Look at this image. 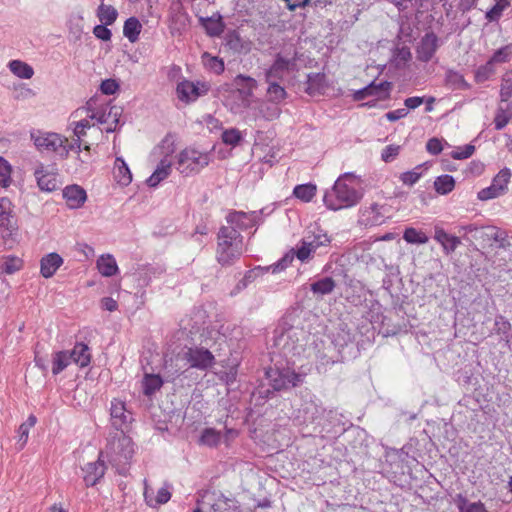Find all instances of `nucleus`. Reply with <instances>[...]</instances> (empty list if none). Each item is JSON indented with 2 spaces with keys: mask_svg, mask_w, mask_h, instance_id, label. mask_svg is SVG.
Listing matches in <instances>:
<instances>
[{
  "mask_svg": "<svg viewBox=\"0 0 512 512\" xmlns=\"http://www.w3.org/2000/svg\"><path fill=\"white\" fill-rule=\"evenodd\" d=\"M360 178L354 173H345L334 183L323 197L325 206L332 211L351 208L362 199V193L356 188Z\"/></svg>",
  "mask_w": 512,
  "mask_h": 512,
  "instance_id": "f257e3e1",
  "label": "nucleus"
},
{
  "mask_svg": "<svg viewBox=\"0 0 512 512\" xmlns=\"http://www.w3.org/2000/svg\"><path fill=\"white\" fill-rule=\"evenodd\" d=\"M30 138L36 149L46 155L75 158L80 152V144L75 145L55 132L34 129L30 132Z\"/></svg>",
  "mask_w": 512,
  "mask_h": 512,
  "instance_id": "f03ea898",
  "label": "nucleus"
},
{
  "mask_svg": "<svg viewBox=\"0 0 512 512\" xmlns=\"http://www.w3.org/2000/svg\"><path fill=\"white\" fill-rule=\"evenodd\" d=\"M83 113H86L91 119H95L97 124L102 125L103 129L110 133L116 131L120 123L122 109L97 97H92L84 107L77 109L72 116H82Z\"/></svg>",
  "mask_w": 512,
  "mask_h": 512,
  "instance_id": "7ed1b4c3",
  "label": "nucleus"
},
{
  "mask_svg": "<svg viewBox=\"0 0 512 512\" xmlns=\"http://www.w3.org/2000/svg\"><path fill=\"white\" fill-rule=\"evenodd\" d=\"M331 242L332 237L325 229L318 224L310 225L292 252L300 262L305 263L330 248Z\"/></svg>",
  "mask_w": 512,
  "mask_h": 512,
  "instance_id": "20e7f679",
  "label": "nucleus"
},
{
  "mask_svg": "<svg viewBox=\"0 0 512 512\" xmlns=\"http://www.w3.org/2000/svg\"><path fill=\"white\" fill-rule=\"evenodd\" d=\"M244 252L243 237L234 227L223 226L218 233L216 259L222 266H230Z\"/></svg>",
  "mask_w": 512,
  "mask_h": 512,
  "instance_id": "39448f33",
  "label": "nucleus"
},
{
  "mask_svg": "<svg viewBox=\"0 0 512 512\" xmlns=\"http://www.w3.org/2000/svg\"><path fill=\"white\" fill-rule=\"evenodd\" d=\"M99 454L100 458L106 457L112 463H125L134 454V444L124 431H116L107 438L105 449Z\"/></svg>",
  "mask_w": 512,
  "mask_h": 512,
  "instance_id": "423d86ee",
  "label": "nucleus"
},
{
  "mask_svg": "<svg viewBox=\"0 0 512 512\" xmlns=\"http://www.w3.org/2000/svg\"><path fill=\"white\" fill-rule=\"evenodd\" d=\"M181 360L188 364L189 368H194L201 371H206L212 368L216 362L213 353L201 346L185 347L179 353Z\"/></svg>",
  "mask_w": 512,
  "mask_h": 512,
  "instance_id": "0eeeda50",
  "label": "nucleus"
},
{
  "mask_svg": "<svg viewBox=\"0 0 512 512\" xmlns=\"http://www.w3.org/2000/svg\"><path fill=\"white\" fill-rule=\"evenodd\" d=\"M426 149L431 155L434 156L442 152L444 156L452 157L454 160H464L474 154L475 146L472 144H466L464 146H452L446 141L443 142L438 138H431L426 144Z\"/></svg>",
  "mask_w": 512,
  "mask_h": 512,
  "instance_id": "6e6552de",
  "label": "nucleus"
},
{
  "mask_svg": "<svg viewBox=\"0 0 512 512\" xmlns=\"http://www.w3.org/2000/svg\"><path fill=\"white\" fill-rule=\"evenodd\" d=\"M390 212L387 204L371 203L361 208L359 222L366 227L379 226L390 217Z\"/></svg>",
  "mask_w": 512,
  "mask_h": 512,
  "instance_id": "1a4fd4ad",
  "label": "nucleus"
},
{
  "mask_svg": "<svg viewBox=\"0 0 512 512\" xmlns=\"http://www.w3.org/2000/svg\"><path fill=\"white\" fill-rule=\"evenodd\" d=\"M248 109L254 119H263L265 121L278 119L282 113L281 106L270 102V100L266 98L252 100L248 104Z\"/></svg>",
  "mask_w": 512,
  "mask_h": 512,
  "instance_id": "9d476101",
  "label": "nucleus"
},
{
  "mask_svg": "<svg viewBox=\"0 0 512 512\" xmlns=\"http://www.w3.org/2000/svg\"><path fill=\"white\" fill-rule=\"evenodd\" d=\"M296 67L295 57H286L277 54L272 65L265 71V82H278L283 80L284 76L293 71Z\"/></svg>",
  "mask_w": 512,
  "mask_h": 512,
  "instance_id": "9b49d317",
  "label": "nucleus"
},
{
  "mask_svg": "<svg viewBox=\"0 0 512 512\" xmlns=\"http://www.w3.org/2000/svg\"><path fill=\"white\" fill-rule=\"evenodd\" d=\"M208 91L209 85L207 83L189 80L179 82L176 88L178 99L185 103L196 101L199 97L206 95Z\"/></svg>",
  "mask_w": 512,
  "mask_h": 512,
  "instance_id": "f8f14e48",
  "label": "nucleus"
},
{
  "mask_svg": "<svg viewBox=\"0 0 512 512\" xmlns=\"http://www.w3.org/2000/svg\"><path fill=\"white\" fill-rule=\"evenodd\" d=\"M110 416L117 431L125 432L133 421L132 413L126 409L125 402L116 398L111 401Z\"/></svg>",
  "mask_w": 512,
  "mask_h": 512,
  "instance_id": "ddd939ff",
  "label": "nucleus"
},
{
  "mask_svg": "<svg viewBox=\"0 0 512 512\" xmlns=\"http://www.w3.org/2000/svg\"><path fill=\"white\" fill-rule=\"evenodd\" d=\"M441 42L433 32L426 33L419 41L416 48L417 59L421 62H429L435 56Z\"/></svg>",
  "mask_w": 512,
  "mask_h": 512,
  "instance_id": "4468645a",
  "label": "nucleus"
},
{
  "mask_svg": "<svg viewBox=\"0 0 512 512\" xmlns=\"http://www.w3.org/2000/svg\"><path fill=\"white\" fill-rule=\"evenodd\" d=\"M37 184L40 190L45 192H52L58 189L60 185L57 169L54 165H42L35 171Z\"/></svg>",
  "mask_w": 512,
  "mask_h": 512,
  "instance_id": "2eb2a0df",
  "label": "nucleus"
},
{
  "mask_svg": "<svg viewBox=\"0 0 512 512\" xmlns=\"http://www.w3.org/2000/svg\"><path fill=\"white\" fill-rule=\"evenodd\" d=\"M13 208L14 206L9 198H0V227L6 230L9 235H12L18 229Z\"/></svg>",
  "mask_w": 512,
  "mask_h": 512,
  "instance_id": "dca6fc26",
  "label": "nucleus"
},
{
  "mask_svg": "<svg viewBox=\"0 0 512 512\" xmlns=\"http://www.w3.org/2000/svg\"><path fill=\"white\" fill-rule=\"evenodd\" d=\"M271 384L275 390H282L288 387H295L302 382V377L299 373H296L290 369H283L270 375Z\"/></svg>",
  "mask_w": 512,
  "mask_h": 512,
  "instance_id": "f3484780",
  "label": "nucleus"
},
{
  "mask_svg": "<svg viewBox=\"0 0 512 512\" xmlns=\"http://www.w3.org/2000/svg\"><path fill=\"white\" fill-rule=\"evenodd\" d=\"M83 480L87 487L95 486L105 475L106 465L103 458L87 463L83 468Z\"/></svg>",
  "mask_w": 512,
  "mask_h": 512,
  "instance_id": "a211bd4d",
  "label": "nucleus"
},
{
  "mask_svg": "<svg viewBox=\"0 0 512 512\" xmlns=\"http://www.w3.org/2000/svg\"><path fill=\"white\" fill-rule=\"evenodd\" d=\"M176 135L168 133L152 150V157L154 160H166L171 157L176 149Z\"/></svg>",
  "mask_w": 512,
  "mask_h": 512,
  "instance_id": "6ab92c4d",
  "label": "nucleus"
},
{
  "mask_svg": "<svg viewBox=\"0 0 512 512\" xmlns=\"http://www.w3.org/2000/svg\"><path fill=\"white\" fill-rule=\"evenodd\" d=\"M63 263L64 260L58 253L51 252L46 254L40 260L41 276L46 279L53 277Z\"/></svg>",
  "mask_w": 512,
  "mask_h": 512,
  "instance_id": "aec40b11",
  "label": "nucleus"
},
{
  "mask_svg": "<svg viewBox=\"0 0 512 512\" xmlns=\"http://www.w3.org/2000/svg\"><path fill=\"white\" fill-rule=\"evenodd\" d=\"M63 197L71 209L80 208L86 201V191L78 185H70L63 190Z\"/></svg>",
  "mask_w": 512,
  "mask_h": 512,
  "instance_id": "412c9836",
  "label": "nucleus"
},
{
  "mask_svg": "<svg viewBox=\"0 0 512 512\" xmlns=\"http://www.w3.org/2000/svg\"><path fill=\"white\" fill-rule=\"evenodd\" d=\"M391 84L389 82H381L375 84L374 82L355 92L354 97L356 100H363L368 96H375L377 99L384 98L388 95Z\"/></svg>",
  "mask_w": 512,
  "mask_h": 512,
  "instance_id": "4be33fe9",
  "label": "nucleus"
},
{
  "mask_svg": "<svg viewBox=\"0 0 512 512\" xmlns=\"http://www.w3.org/2000/svg\"><path fill=\"white\" fill-rule=\"evenodd\" d=\"M434 239L442 246L445 254L449 255L461 244L459 237L448 234L443 228L436 226Z\"/></svg>",
  "mask_w": 512,
  "mask_h": 512,
  "instance_id": "5701e85b",
  "label": "nucleus"
},
{
  "mask_svg": "<svg viewBox=\"0 0 512 512\" xmlns=\"http://www.w3.org/2000/svg\"><path fill=\"white\" fill-rule=\"evenodd\" d=\"M200 23L210 37L220 36L225 29V24L219 13H215L211 17H201Z\"/></svg>",
  "mask_w": 512,
  "mask_h": 512,
  "instance_id": "b1692460",
  "label": "nucleus"
},
{
  "mask_svg": "<svg viewBox=\"0 0 512 512\" xmlns=\"http://www.w3.org/2000/svg\"><path fill=\"white\" fill-rule=\"evenodd\" d=\"M71 362L75 363L80 368L87 367L91 362V352L87 344L82 342L76 343L71 351Z\"/></svg>",
  "mask_w": 512,
  "mask_h": 512,
  "instance_id": "393cba45",
  "label": "nucleus"
},
{
  "mask_svg": "<svg viewBox=\"0 0 512 512\" xmlns=\"http://www.w3.org/2000/svg\"><path fill=\"white\" fill-rule=\"evenodd\" d=\"M169 20L170 28L175 31H181L188 25V15L180 3H175L170 7Z\"/></svg>",
  "mask_w": 512,
  "mask_h": 512,
  "instance_id": "a878e982",
  "label": "nucleus"
},
{
  "mask_svg": "<svg viewBox=\"0 0 512 512\" xmlns=\"http://www.w3.org/2000/svg\"><path fill=\"white\" fill-rule=\"evenodd\" d=\"M99 273L104 277H111L118 273V265L111 254L101 255L96 262Z\"/></svg>",
  "mask_w": 512,
  "mask_h": 512,
  "instance_id": "bb28decb",
  "label": "nucleus"
},
{
  "mask_svg": "<svg viewBox=\"0 0 512 512\" xmlns=\"http://www.w3.org/2000/svg\"><path fill=\"white\" fill-rule=\"evenodd\" d=\"M454 501L459 512H488L482 501L471 502L463 494H457Z\"/></svg>",
  "mask_w": 512,
  "mask_h": 512,
  "instance_id": "cd10ccee",
  "label": "nucleus"
},
{
  "mask_svg": "<svg viewBox=\"0 0 512 512\" xmlns=\"http://www.w3.org/2000/svg\"><path fill=\"white\" fill-rule=\"evenodd\" d=\"M71 356L69 351L61 350L53 352L51 355V371L53 375L63 372L71 364Z\"/></svg>",
  "mask_w": 512,
  "mask_h": 512,
  "instance_id": "c85d7f7f",
  "label": "nucleus"
},
{
  "mask_svg": "<svg viewBox=\"0 0 512 512\" xmlns=\"http://www.w3.org/2000/svg\"><path fill=\"white\" fill-rule=\"evenodd\" d=\"M267 89L265 93V98L270 100V102H274L279 106L285 102L288 97V93L286 89L280 85L278 82H266Z\"/></svg>",
  "mask_w": 512,
  "mask_h": 512,
  "instance_id": "c756f323",
  "label": "nucleus"
},
{
  "mask_svg": "<svg viewBox=\"0 0 512 512\" xmlns=\"http://www.w3.org/2000/svg\"><path fill=\"white\" fill-rule=\"evenodd\" d=\"M153 491L145 488L144 498L146 503L151 507H156L161 504L167 503L171 498V493L168 487H161L158 489L156 496L153 495Z\"/></svg>",
  "mask_w": 512,
  "mask_h": 512,
  "instance_id": "7c9ffc66",
  "label": "nucleus"
},
{
  "mask_svg": "<svg viewBox=\"0 0 512 512\" xmlns=\"http://www.w3.org/2000/svg\"><path fill=\"white\" fill-rule=\"evenodd\" d=\"M9 70L20 79H31L34 75V69L28 63L21 60H11L8 63Z\"/></svg>",
  "mask_w": 512,
  "mask_h": 512,
  "instance_id": "2f4dec72",
  "label": "nucleus"
},
{
  "mask_svg": "<svg viewBox=\"0 0 512 512\" xmlns=\"http://www.w3.org/2000/svg\"><path fill=\"white\" fill-rule=\"evenodd\" d=\"M24 266L23 260L14 255L3 256L0 261L2 273L11 275L20 271Z\"/></svg>",
  "mask_w": 512,
  "mask_h": 512,
  "instance_id": "473e14b6",
  "label": "nucleus"
},
{
  "mask_svg": "<svg viewBox=\"0 0 512 512\" xmlns=\"http://www.w3.org/2000/svg\"><path fill=\"white\" fill-rule=\"evenodd\" d=\"M96 15L102 24L109 26L117 20L118 11L112 5H106L101 1L97 8Z\"/></svg>",
  "mask_w": 512,
  "mask_h": 512,
  "instance_id": "72a5a7b5",
  "label": "nucleus"
},
{
  "mask_svg": "<svg viewBox=\"0 0 512 512\" xmlns=\"http://www.w3.org/2000/svg\"><path fill=\"white\" fill-rule=\"evenodd\" d=\"M317 186L313 183L296 185L293 189V196L304 203L311 202L316 196Z\"/></svg>",
  "mask_w": 512,
  "mask_h": 512,
  "instance_id": "f704fd0d",
  "label": "nucleus"
},
{
  "mask_svg": "<svg viewBox=\"0 0 512 512\" xmlns=\"http://www.w3.org/2000/svg\"><path fill=\"white\" fill-rule=\"evenodd\" d=\"M141 30L142 24L136 17H130L124 22L123 34L131 43L139 39Z\"/></svg>",
  "mask_w": 512,
  "mask_h": 512,
  "instance_id": "c9c22d12",
  "label": "nucleus"
},
{
  "mask_svg": "<svg viewBox=\"0 0 512 512\" xmlns=\"http://www.w3.org/2000/svg\"><path fill=\"white\" fill-rule=\"evenodd\" d=\"M143 393L146 396H152L163 386V380L158 374H145L143 381Z\"/></svg>",
  "mask_w": 512,
  "mask_h": 512,
  "instance_id": "e433bc0d",
  "label": "nucleus"
},
{
  "mask_svg": "<svg viewBox=\"0 0 512 512\" xmlns=\"http://www.w3.org/2000/svg\"><path fill=\"white\" fill-rule=\"evenodd\" d=\"M202 63L204 65V67L216 74V75H220L224 72V69H225V65H224V61L217 57V56H212L210 53L208 52H204L202 54Z\"/></svg>",
  "mask_w": 512,
  "mask_h": 512,
  "instance_id": "4c0bfd02",
  "label": "nucleus"
},
{
  "mask_svg": "<svg viewBox=\"0 0 512 512\" xmlns=\"http://www.w3.org/2000/svg\"><path fill=\"white\" fill-rule=\"evenodd\" d=\"M172 163L161 162L152 175L146 180L149 187H156L161 181L165 180L171 173Z\"/></svg>",
  "mask_w": 512,
  "mask_h": 512,
  "instance_id": "58836bf2",
  "label": "nucleus"
},
{
  "mask_svg": "<svg viewBox=\"0 0 512 512\" xmlns=\"http://www.w3.org/2000/svg\"><path fill=\"white\" fill-rule=\"evenodd\" d=\"M77 118H80V119L78 121H74L72 123V125L74 126L73 127L74 135L77 137V140L74 144L81 145L80 141H81L82 137L85 136L86 129H89L94 124L91 123L92 119L90 117H88L86 113H83L82 116H78Z\"/></svg>",
  "mask_w": 512,
  "mask_h": 512,
  "instance_id": "ea45409f",
  "label": "nucleus"
},
{
  "mask_svg": "<svg viewBox=\"0 0 512 512\" xmlns=\"http://www.w3.org/2000/svg\"><path fill=\"white\" fill-rule=\"evenodd\" d=\"M445 81L452 89L466 90L469 88V84L464 79V76L452 69L447 70L445 74Z\"/></svg>",
  "mask_w": 512,
  "mask_h": 512,
  "instance_id": "a19ab883",
  "label": "nucleus"
},
{
  "mask_svg": "<svg viewBox=\"0 0 512 512\" xmlns=\"http://www.w3.org/2000/svg\"><path fill=\"white\" fill-rule=\"evenodd\" d=\"M435 191L440 195H446L455 188V180L450 175H441L434 181Z\"/></svg>",
  "mask_w": 512,
  "mask_h": 512,
  "instance_id": "79ce46f5",
  "label": "nucleus"
},
{
  "mask_svg": "<svg viewBox=\"0 0 512 512\" xmlns=\"http://www.w3.org/2000/svg\"><path fill=\"white\" fill-rule=\"evenodd\" d=\"M222 438L221 432L214 428H206L203 430L200 437V444L208 447H216Z\"/></svg>",
  "mask_w": 512,
  "mask_h": 512,
  "instance_id": "37998d69",
  "label": "nucleus"
},
{
  "mask_svg": "<svg viewBox=\"0 0 512 512\" xmlns=\"http://www.w3.org/2000/svg\"><path fill=\"white\" fill-rule=\"evenodd\" d=\"M403 239L410 244H426L429 241L428 236L423 231L413 227L405 229Z\"/></svg>",
  "mask_w": 512,
  "mask_h": 512,
  "instance_id": "c03bdc74",
  "label": "nucleus"
},
{
  "mask_svg": "<svg viewBox=\"0 0 512 512\" xmlns=\"http://www.w3.org/2000/svg\"><path fill=\"white\" fill-rule=\"evenodd\" d=\"M324 88V75L315 73L309 74L307 79L306 92L310 95L320 93Z\"/></svg>",
  "mask_w": 512,
  "mask_h": 512,
  "instance_id": "a18cd8bd",
  "label": "nucleus"
},
{
  "mask_svg": "<svg viewBox=\"0 0 512 512\" xmlns=\"http://www.w3.org/2000/svg\"><path fill=\"white\" fill-rule=\"evenodd\" d=\"M335 281L331 277L322 278L311 285V290L317 294H329L335 288Z\"/></svg>",
  "mask_w": 512,
  "mask_h": 512,
  "instance_id": "49530a36",
  "label": "nucleus"
},
{
  "mask_svg": "<svg viewBox=\"0 0 512 512\" xmlns=\"http://www.w3.org/2000/svg\"><path fill=\"white\" fill-rule=\"evenodd\" d=\"M511 178L510 170L507 168L502 169L493 179L492 183L498 189V193L503 195L508 188V183Z\"/></svg>",
  "mask_w": 512,
  "mask_h": 512,
  "instance_id": "de8ad7c7",
  "label": "nucleus"
},
{
  "mask_svg": "<svg viewBox=\"0 0 512 512\" xmlns=\"http://www.w3.org/2000/svg\"><path fill=\"white\" fill-rule=\"evenodd\" d=\"M495 330L498 334L504 336L507 343L512 339V326L511 323L503 316H498L495 320Z\"/></svg>",
  "mask_w": 512,
  "mask_h": 512,
  "instance_id": "09e8293b",
  "label": "nucleus"
},
{
  "mask_svg": "<svg viewBox=\"0 0 512 512\" xmlns=\"http://www.w3.org/2000/svg\"><path fill=\"white\" fill-rule=\"evenodd\" d=\"M512 118V114L504 107L501 102L494 119L495 129L502 130Z\"/></svg>",
  "mask_w": 512,
  "mask_h": 512,
  "instance_id": "8fccbe9b",
  "label": "nucleus"
},
{
  "mask_svg": "<svg viewBox=\"0 0 512 512\" xmlns=\"http://www.w3.org/2000/svg\"><path fill=\"white\" fill-rule=\"evenodd\" d=\"M114 174L117 182L122 186H127L132 181V174L126 162H120Z\"/></svg>",
  "mask_w": 512,
  "mask_h": 512,
  "instance_id": "3c124183",
  "label": "nucleus"
},
{
  "mask_svg": "<svg viewBox=\"0 0 512 512\" xmlns=\"http://www.w3.org/2000/svg\"><path fill=\"white\" fill-rule=\"evenodd\" d=\"M500 97L502 103L512 97V71L506 72L502 78Z\"/></svg>",
  "mask_w": 512,
  "mask_h": 512,
  "instance_id": "603ef678",
  "label": "nucleus"
},
{
  "mask_svg": "<svg viewBox=\"0 0 512 512\" xmlns=\"http://www.w3.org/2000/svg\"><path fill=\"white\" fill-rule=\"evenodd\" d=\"M508 6V0H496L495 5L486 12V19L490 22L498 20Z\"/></svg>",
  "mask_w": 512,
  "mask_h": 512,
  "instance_id": "864d4df0",
  "label": "nucleus"
},
{
  "mask_svg": "<svg viewBox=\"0 0 512 512\" xmlns=\"http://www.w3.org/2000/svg\"><path fill=\"white\" fill-rule=\"evenodd\" d=\"M422 176V165H418L411 171L401 173L399 178L404 185L413 186Z\"/></svg>",
  "mask_w": 512,
  "mask_h": 512,
  "instance_id": "5fc2aeb1",
  "label": "nucleus"
},
{
  "mask_svg": "<svg viewBox=\"0 0 512 512\" xmlns=\"http://www.w3.org/2000/svg\"><path fill=\"white\" fill-rule=\"evenodd\" d=\"M494 72V64L489 60L484 65L477 68L475 72V79L477 82H484L488 80Z\"/></svg>",
  "mask_w": 512,
  "mask_h": 512,
  "instance_id": "6e6d98bb",
  "label": "nucleus"
},
{
  "mask_svg": "<svg viewBox=\"0 0 512 512\" xmlns=\"http://www.w3.org/2000/svg\"><path fill=\"white\" fill-rule=\"evenodd\" d=\"M235 83L245 89L248 95H252L253 90L257 87V81L254 78L242 74L236 76Z\"/></svg>",
  "mask_w": 512,
  "mask_h": 512,
  "instance_id": "4d7b16f0",
  "label": "nucleus"
},
{
  "mask_svg": "<svg viewBox=\"0 0 512 512\" xmlns=\"http://www.w3.org/2000/svg\"><path fill=\"white\" fill-rule=\"evenodd\" d=\"M222 140L229 145H236L241 140V133L238 129L231 128L222 133Z\"/></svg>",
  "mask_w": 512,
  "mask_h": 512,
  "instance_id": "13d9d810",
  "label": "nucleus"
},
{
  "mask_svg": "<svg viewBox=\"0 0 512 512\" xmlns=\"http://www.w3.org/2000/svg\"><path fill=\"white\" fill-rule=\"evenodd\" d=\"M11 171L9 162H0V185L4 188L10 185Z\"/></svg>",
  "mask_w": 512,
  "mask_h": 512,
  "instance_id": "bf43d9fd",
  "label": "nucleus"
},
{
  "mask_svg": "<svg viewBox=\"0 0 512 512\" xmlns=\"http://www.w3.org/2000/svg\"><path fill=\"white\" fill-rule=\"evenodd\" d=\"M499 196H501V194L498 193V189L496 188V186H494L493 183H491L489 187L481 189L477 194V198L481 201H487L490 199L497 198Z\"/></svg>",
  "mask_w": 512,
  "mask_h": 512,
  "instance_id": "052dcab7",
  "label": "nucleus"
},
{
  "mask_svg": "<svg viewBox=\"0 0 512 512\" xmlns=\"http://www.w3.org/2000/svg\"><path fill=\"white\" fill-rule=\"evenodd\" d=\"M412 54L409 48L402 47L397 50L395 55V63L397 67L405 65L411 60Z\"/></svg>",
  "mask_w": 512,
  "mask_h": 512,
  "instance_id": "680f3d73",
  "label": "nucleus"
},
{
  "mask_svg": "<svg viewBox=\"0 0 512 512\" xmlns=\"http://www.w3.org/2000/svg\"><path fill=\"white\" fill-rule=\"evenodd\" d=\"M118 89L119 84L114 79H106L100 85V90L105 95H113Z\"/></svg>",
  "mask_w": 512,
  "mask_h": 512,
  "instance_id": "e2e57ef3",
  "label": "nucleus"
},
{
  "mask_svg": "<svg viewBox=\"0 0 512 512\" xmlns=\"http://www.w3.org/2000/svg\"><path fill=\"white\" fill-rule=\"evenodd\" d=\"M93 34L96 38L103 40V41H109L112 36L110 29H108L107 26L104 24L96 25L93 28Z\"/></svg>",
  "mask_w": 512,
  "mask_h": 512,
  "instance_id": "0e129e2a",
  "label": "nucleus"
},
{
  "mask_svg": "<svg viewBox=\"0 0 512 512\" xmlns=\"http://www.w3.org/2000/svg\"><path fill=\"white\" fill-rule=\"evenodd\" d=\"M509 60V51L508 47H503L498 49L493 56L490 58V61L495 65L496 63H505Z\"/></svg>",
  "mask_w": 512,
  "mask_h": 512,
  "instance_id": "69168bd1",
  "label": "nucleus"
},
{
  "mask_svg": "<svg viewBox=\"0 0 512 512\" xmlns=\"http://www.w3.org/2000/svg\"><path fill=\"white\" fill-rule=\"evenodd\" d=\"M395 6L400 10H406L414 6H422L424 0H392Z\"/></svg>",
  "mask_w": 512,
  "mask_h": 512,
  "instance_id": "338daca9",
  "label": "nucleus"
},
{
  "mask_svg": "<svg viewBox=\"0 0 512 512\" xmlns=\"http://www.w3.org/2000/svg\"><path fill=\"white\" fill-rule=\"evenodd\" d=\"M200 153L191 148L183 149L178 156V160H199Z\"/></svg>",
  "mask_w": 512,
  "mask_h": 512,
  "instance_id": "774afa93",
  "label": "nucleus"
}]
</instances>
